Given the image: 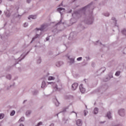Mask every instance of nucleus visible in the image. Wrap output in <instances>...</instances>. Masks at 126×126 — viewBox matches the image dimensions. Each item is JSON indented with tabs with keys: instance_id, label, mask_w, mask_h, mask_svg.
<instances>
[{
	"instance_id": "f257e3e1",
	"label": "nucleus",
	"mask_w": 126,
	"mask_h": 126,
	"mask_svg": "<svg viewBox=\"0 0 126 126\" xmlns=\"http://www.w3.org/2000/svg\"><path fill=\"white\" fill-rule=\"evenodd\" d=\"M93 3V2H92L87 6L83 7L78 10L74 11V13L72 14L73 18L70 20L71 23H72V24L75 23L78 18L81 17L82 15H85V11H86V10H88V11H90L92 13L94 9Z\"/></svg>"
},
{
	"instance_id": "f03ea898",
	"label": "nucleus",
	"mask_w": 126,
	"mask_h": 126,
	"mask_svg": "<svg viewBox=\"0 0 126 126\" xmlns=\"http://www.w3.org/2000/svg\"><path fill=\"white\" fill-rule=\"evenodd\" d=\"M94 22V17L92 16V13H91L90 15L86 17L85 19V23L88 25H91L93 24Z\"/></svg>"
},
{
	"instance_id": "7ed1b4c3",
	"label": "nucleus",
	"mask_w": 126,
	"mask_h": 126,
	"mask_svg": "<svg viewBox=\"0 0 126 126\" xmlns=\"http://www.w3.org/2000/svg\"><path fill=\"white\" fill-rule=\"evenodd\" d=\"M28 54H29V51H28L26 54V55H23V54H22L21 55V57H23L22 58H18V60H17V61H16V63L15 64H14V65H16V64H17V63H18V62H21V61H22V60H23L24 59H25V57H26V56H27L28 55Z\"/></svg>"
},
{
	"instance_id": "20e7f679",
	"label": "nucleus",
	"mask_w": 126,
	"mask_h": 126,
	"mask_svg": "<svg viewBox=\"0 0 126 126\" xmlns=\"http://www.w3.org/2000/svg\"><path fill=\"white\" fill-rule=\"evenodd\" d=\"M47 26L46 24H43L41 25L40 28H36V30H37V31H41V32H43L46 28H47Z\"/></svg>"
},
{
	"instance_id": "39448f33",
	"label": "nucleus",
	"mask_w": 126,
	"mask_h": 126,
	"mask_svg": "<svg viewBox=\"0 0 126 126\" xmlns=\"http://www.w3.org/2000/svg\"><path fill=\"white\" fill-rule=\"evenodd\" d=\"M48 84H52L54 89H55L56 91L60 90L61 89H59L58 88V85H57L55 83L48 82Z\"/></svg>"
},
{
	"instance_id": "423d86ee",
	"label": "nucleus",
	"mask_w": 126,
	"mask_h": 126,
	"mask_svg": "<svg viewBox=\"0 0 126 126\" xmlns=\"http://www.w3.org/2000/svg\"><path fill=\"white\" fill-rule=\"evenodd\" d=\"M118 114L121 117H125V109H121L118 111Z\"/></svg>"
},
{
	"instance_id": "0eeeda50",
	"label": "nucleus",
	"mask_w": 126,
	"mask_h": 126,
	"mask_svg": "<svg viewBox=\"0 0 126 126\" xmlns=\"http://www.w3.org/2000/svg\"><path fill=\"white\" fill-rule=\"evenodd\" d=\"M77 87H78V84L77 83H74L71 86L72 90H76Z\"/></svg>"
},
{
	"instance_id": "6e6552de",
	"label": "nucleus",
	"mask_w": 126,
	"mask_h": 126,
	"mask_svg": "<svg viewBox=\"0 0 126 126\" xmlns=\"http://www.w3.org/2000/svg\"><path fill=\"white\" fill-rule=\"evenodd\" d=\"M57 10L58 11H59V12H60V13L62 15L63 14V12H64V10H65V9L63 7H59L57 9Z\"/></svg>"
},
{
	"instance_id": "1a4fd4ad",
	"label": "nucleus",
	"mask_w": 126,
	"mask_h": 126,
	"mask_svg": "<svg viewBox=\"0 0 126 126\" xmlns=\"http://www.w3.org/2000/svg\"><path fill=\"white\" fill-rule=\"evenodd\" d=\"M79 89L81 93H84L85 92V88H83V85L81 84L79 86Z\"/></svg>"
},
{
	"instance_id": "9d476101",
	"label": "nucleus",
	"mask_w": 126,
	"mask_h": 126,
	"mask_svg": "<svg viewBox=\"0 0 126 126\" xmlns=\"http://www.w3.org/2000/svg\"><path fill=\"white\" fill-rule=\"evenodd\" d=\"M40 37V34H36L35 36L33 37H32V41L30 42V44H32L34 41H35V39H37V38H39Z\"/></svg>"
},
{
	"instance_id": "9b49d317",
	"label": "nucleus",
	"mask_w": 126,
	"mask_h": 126,
	"mask_svg": "<svg viewBox=\"0 0 126 126\" xmlns=\"http://www.w3.org/2000/svg\"><path fill=\"white\" fill-rule=\"evenodd\" d=\"M106 117L108 118L109 120H111V119H112V113H111V111H108L107 113Z\"/></svg>"
},
{
	"instance_id": "f8f14e48",
	"label": "nucleus",
	"mask_w": 126,
	"mask_h": 126,
	"mask_svg": "<svg viewBox=\"0 0 126 126\" xmlns=\"http://www.w3.org/2000/svg\"><path fill=\"white\" fill-rule=\"evenodd\" d=\"M76 125L78 126H82V121L80 119H78L77 121H76Z\"/></svg>"
},
{
	"instance_id": "ddd939ff",
	"label": "nucleus",
	"mask_w": 126,
	"mask_h": 126,
	"mask_svg": "<svg viewBox=\"0 0 126 126\" xmlns=\"http://www.w3.org/2000/svg\"><path fill=\"white\" fill-rule=\"evenodd\" d=\"M63 61H60V62H58L56 65V66H57L58 67H60V66L63 65Z\"/></svg>"
},
{
	"instance_id": "4468645a",
	"label": "nucleus",
	"mask_w": 126,
	"mask_h": 126,
	"mask_svg": "<svg viewBox=\"0 0 126 126\" xmlns=\"http://www.w3.org/2000/svg\"><path fill=\"white\" fill-rule=\"evenodd\" d=\"M37 18V15H30L28 17V19H36Z\"/></svg>"
},
{
	"instance_id": "2eb2a0df",
	"label": "nucleus",
	"mask_w": 126,
	"mask_h": 126,
	"mask_svg": "<svg viewBox=\"0 0 126 126\" xmlns=\"http://www.w3.org/2000/svg\"><path fill=\"white\" fill-rule=\"evenodd\" d=\"M98 111H99V109H98V108L97 107L94 108V115H97V114H98Z\"/></svg>"
},
{
	"instance_id": "dca6fc26",
	"label": "nucleus",
	"mask_w": 126,
	"mask_h": 126,
	"mask_svg": "<svg viewBox=\"0 0 126 126\" xmlns=\"http://www.w3.org/2000/svg\"><path fill=\"white\" fill-rule=\"evenodd\" d=\"M70 38H71L72 40H73L75 37V34L73 32H71L70 34Z\"/></svg>"
},
{
	"instance_id": "f3484780",
	"label": "nucleus",
	"mask_w": 126,
	"mask_h": 126,
	"mask_svg": "<svg viewBox=\"0 0 126 126\" xmlns=\"http://www.w3.org/2000/svg\"><path fill=\"white\" fill-rule=\"evenodd\" d=\"M32 93L33 95H38L39 91H38L37 90H34L32 92Z\"/></svg>"
},
{
	"instance_id": "a211bd4d",
	"label": "nucleus",
	"mask_w": 126,
	"mask_h": 126,
	"mask_svg": "<svg viewBox=\"0 0 126 126\" xmlns=\"http://www.w3.org/2000/svg\"><path fill=\"white\" fill-rule=\"evenodd\" d=\"M105 70H106V67H102L99 70V71H101V73H103V72H105Z\"/></svg>"
},
{
	"instance_id": "6ab92c4d",
	"label": "nucleus",
	"mask_w": 126,
	"mask_h": 126,
	"mask_svg": "<svg viewBox=\"0 0 126 126\" xmlns=\"http://www.w3.org/2000/svg\"><path fill=\"white\" fill-rule=\"evenodd\" d=\"M31 113H32V111L29 110H27L26 112V116H30L31 115Z\"/></svg>"
},
{
	"instance_id": "aec40b11",
	"label": "nucleus",
	"mask_w": 126,
	"mask_h": 126,
	"mask_svg": "<svg viewBox=\"0 0 126 126\" xmlns=\"http://www.w3.org/2000/svg\"><path fill=\"white\" fill-rule=\"evenodd\" d=\"M68 59H69L70 61V63H74V59L69 58V57H68Z\"/></svg>"
},
{
	"instance_id": "412c9836",
	"label": "nucleus",
	"mask_w": 126,
	"mask_h": 126,
	"mask_svg": "<svg viewBox=\"0 0 126 126\" xmlns=\"http://www.w3.org/2000/svg\"><path fill=\"white\" fill-rule=\"evenodd\" d=\"M102 89L103 91L107 90L108 89V86H107V85L103 86Z\"/></svg>"
},
{
	"instance_id": "4be33fe9",
	"label": "nucleus",
	"mask_w": 126,
	"mask_h": 126,
	"mask_svg": "<svg viewBox=\"0 0 126 126\" xmlns=\"http://www.w3.org/2000/svg\"><path fill=\"white\" fill-rule=\"evenodd\" d=\"M55 106H56V107H59V106H60V102L57 98H56Z\"/></svg>"
},
{
	"instance_id": "5701e85b",
	"label": "nucleus",
	"mask_w": 126,
	"mask_h": 126,
	"mask_svg": "<svg viewBox=\"0 0 126 126\" xmlns=\"http://www.w3.org/2000/svg\"><path fill=\"white\" fill-rule=\"evenodd\" d=\"M45 86H46V82H44V81H43L41 84V88H44Z\"/></svg>"
},
{
	"instance_id": "b1692460",
	"label": "nucleus",
	"mask_w": 126,
	"mask_h": 126,
	"mask_svg": "<svg viewBox=\"0 0 126 126\" xmlns=\"http://www.w3.org/2000/svg\"><path fill=\"white\" fill-rule=\"evenodd\" d=\"M14 115H15V110H12L10 113V116L11 117L13 116Z\"/></svg>"
},
{
	"instance_id": "393cba45",
	"label": "nucleus",
	"mask_w": 126,
	"mask_h": 126,
	"mask_svg": "<svg viewBox=\"0 0 126 126\" xmlns=\"http://www.w3.org/2000/svg\"><path fill=\"white\" fill-rule=\"evenodd\" d=\"M110 79H111L109 77H107L103 79V81H104V82H107V81H108V80H110Z\"/></svg>"
},
{
	"instance_id": "a878e982",
	"label": "nucleus",
	"mask_w": 126,
	"mask_h": 126,
	"mask_svg": "<svg viewBox=\"0 0 126 126\" xmlns=\"http://www.w3.org/2000/svg\"><path fill=\"white\" fill-rule=\"evenodd\" d=\"M120 74H121V71H117L115 73V76H120Z\"/></svg>"
},
{
	"instance_id": "bb28decb",
	"label": "nucleus",
	"mask_w": 126,
	"mask_h": 126,
	"mask_svg": "<svg viewBox=\"0 0 126 126\" xmlns=\"http://www.w3.org/2000/svg\"><path fill=\"white\" fill-rule=\"evenodd\" d=\"M6 78H7V79H9V80H10V79H11V75L10 74L7 75L6 76Z\"/></svg>"
},
{
	"instance_id": "cd10ccee",
	"label": "nucleus",
	"mask_w": 126,
	"mask_h": 126,
	"mask_svg": "<svg viewBox=\"0 0 126 126\" xmlns=\"http://www.w3.org/2000/svg\"><path fill=\"white\" fill-rule=\"evenodd\" d=\"M103 15L104 16H106V17H108L110 16V13H109V12L104 13L103 14Z\"/></svg>"
},
{
	"instance_id": "c85d7f7f",
	"label": "nucleus",
	"mask_w": 126,
	"mask_h": 126,
	"mask_svg": "<svg viewBox=\"0 0 126 126\" xmlns=\"http://www.w3.org/2000/svg\"><path fill=\"white\" fill-rule=\"evenodd\" d=\"M111 19H112V20L114 21V23H115V24L116 25V24H117V19H116V18L113 17Z\"/></svg>"
},
{
	"instance_id": "c756f323",
	"label": "nucleus",
	"mask_w": 126,
	"mask_h": 126,
	"mask_svg": "<svg viewBox=\"0 0 126 126\" xmlns=\"http://www.w3.org/2000/svg\"><path fill=\"white\" fill-rule=\"evenodd\" d=\"M108 77L111 79V78H113V73L110 72L108 74Z\"/></svg>"
},
{
	"instance_id": "7c9ffc66",
	"label": "nucleus",
	"mask_w": 126,
	"mask_h": 126,
	"mask_svg": "<svg viewBox=\"0 0 126 126\" xmlns=\"http://www.w3.org/2000/svg\"><path fill=\"white\" fill-rule=\"evenodd\" d=\"M54 79H55V77L53 76H49L48 79V80H54Z\"/></svg>"
},
{
	"instance_id": "2f4dec72",
	"label": "nucleus",
	"mask_w": 126,
	"mask_h": 126,
	"mask_svg": "<svg viewBox=\"0 0 126 126\" xmlns=\"http://www.w3.org/2000/svg\"><path fill=\"white\" fill-rule=\"evenodd\" d=\"M3 118H4V114H0V120H2V119H3Z\"/></svg>"
},
{
	"instance_id": "473e14b6",
	"label": "nucleus",
	"mask_w": 126,
	"mask_h": 126,
	"mask_svg": "<svg viewBox=\"0 0 126 126\" xmlns=\"http://www.w3.org/2000/svg\"><path fill=\"white\" fill-rule=\"evenodd\" d=\"M14 84H15V83H13V85H11L10 86L7 87V90H9V89H10V88H11L12 86H14Z\"/></svg>"
},
{
	"instance_id": "72a5a7b5",
	"label": "nucleus",
	"mask_w": 126,
	"mask_h": 126,
	"mask_svg": "<svg viewBox=\"0 0 126 126\" xmlns=\"http://www.w3.org/2000/svg\"><path fill=\"white\" fill-rule=\"evenodd\" d=\"M41 62L42 60L41 59V58L39 57V58L37 61V63H41Z\"/></svg>"
},
{
	"instance_id": "f704fd0d",
	"label": "nucleus",
	"mask_w": 126,
	"mask_h": 126,
	"mask_svg": "<svg viewBox=\"0 0 126 126\" xmlns=\"http://www.w3.org/2000/svg\"><path fill=\"white\" fill-rule=\"evenodd\" d=\"M66 109H67V108H63V110L61 112V113H65V112H66Z\"/></svg>"
},
{
	"instance_id": "c9c22d12",
	"label": "nucleus",
	"mask_w": 126,
	"mask_h": 126,
	"mask_svg": "<svg viewBox=\"0 0 126 126\" xmlns=\"http://www.w3.org/2000/svg\"><path fill=\"white\" fill-rule=\"evenodd\" d=\"M62 24V19L59 22L57 23L56 25L55 26H57L58 25H60V24Z\"/></svg>"
},
{
	"instance_id": "e433bc0d",
	"label": "nucleus",
	"mask_w": 126,
	"mask_h": 126,
	"mask_svg": "<svg viewBox=\"0 0 126 126\" xmlns=\"http://www.w3.org/2000/svg\"><path fill=\"white\" fill-rule=\"evenodd\" d=\"M82 60V57H79L77 59V61H78V62H80V61H81Z\"/></svg>"
},
{
	"instance_id": "4c0bfd02",
	"label": "nucleus",
	"mask_w": 126,
	"mask_h": 126,
	"mask_svg": "<svg viewBox=\"0 0 126 126\" xmlns=\"http://www.w3.org/2000/svg\"><path fill=\"white\" fill-rule=\"evenodd\" d=\"M42 124H43V123H42L41 122H39V123L37 124V125L36 126H42Z\"/></svg>"
},
{
	"instance_id": "58836bf2",
	"label": "nucleus",
	"mask_w": 126,
	"mask_h": 126,
	"mask_svg": "<svg viewBox=\"0 0 126 126\" xmlns=\"http://www.w3.org/2000/svg\"><path fill=\"white\" fill-rule=\"evenodd\" d=\"M50 40V36H48L46 38V40H44V42H46V41H49Z\"/></svg>"
},
{
	"instance_id": "ea45409f",
	"label": "nucleus",
	"mask_w": 126,
	"mask_h": 126,
	"mask_svg": "<svg viewBox=\"0 0 126 126\" xmlns=\"http://www.w3.org/2000/svg\"><path fill=\"white\" fill-rule=\"evenodd\" d=\"M84 81H85V83H86V84H87L88 83V79H85L84 80Z\"/></svg>"
},
{
	"instance_id": "a19ab883",
	"label": "nucleus",
	"mask_w": 126,
	"mask_h": 126,
	"mask_svg": "<svg viewBox=\"0 0 126 126\" xmlns=\"http://www.w3.org/2000/svg\"><path fill=\"white\" fill-rule=\"evenodd\" d=\"M24 27H27V26H28V23H25L24 24Z\"/></svg>"
},
{
	"instance_id": "79ce46f5",
	"label": "nucleus",
	"mask_w": 126,
	"mask_h": 126,
	"mask_svg": "<svg viewBox=\"0 0 126 126\" xmlns=\"http://www.w3.org/2000/svg\"><path fill=\"white\" fill-rule=\"evenodd\" d=\"M63 122H64V124H66V120H65V118H63Z\"/></svg>"
},
{
	"instance_id": "37998d69",
	"label": "nucleus",
	"mask_w": 126,
	"mask_h": 126,
	"mask_svg": "<svg viewBox=\"0 0 126 126\" xmlns=\"http://www.w3.org/2000/svg\"><path fill=\"white\" fill-rule=\"evenodd\" d=\"M24 121V118H21L20 120H19V122H23Z\"/></svg>"
},
{
	"instance_id": "c03bdc74",
	"label": "nucleus",
	"mask_w": 126,
	"mask_h": 126,
	"mask_svg": "<svg viewBox=\"0 0 126 126\" xmlns=\"http://www.w3.org/2000/svg\"><path fill=\"white\" fill-rule=\"evenodd\" d=\"M84 116H87V111H86V110H84Z\"/></svg>"
},
{
	"instance_id": "a18cd8bd",
	"label": "nucleus",
	"mask_w": 126,
	"mask_h": 126,
	"mask_svg": "<svg viewBox=\"0 0 126 126\" xmlns=\"http://www.w3.org/2000/svg\"><path fill=\"white\" fill-rule=\"evenodd\" d=\"M23 15V14H22L21 15L18 14V16H17V17H18L19 18H21V16H22Z\"/></svg>"
},
{
	"instance_id": "49530a36",
	"label": "nucleus",
	"mask_w": 126,
	"mask_h": 126,
	"mask_svg": "<svg viewBox=\"0 0 126 126\" xmlns=\"http://www.w3.org/2000/svg\"><path fill=\"white\" fill-rule=\"evenodd\" d=\"M92 66L93 67H94L95 66V63H92Z\"/></svg>"
},
{
	"instance_id": "de8ad7c7",
	"label": "nucleus",
	"mask_w": 126,
	"mask_h": 126,
	"mask_svg": "<svg viewBox=\"0 0 126 126\" xmlns=\"http://www.w3.org/2000/svg\"><path fill=\"white\" fill-rule=\"evenodd\" d=\"M32 0H27V3H30L31 2Z\"/></svg>"
},
{
	"instance_id": "09e8293b",
	"label": "nucleus",
	"mask_w": 126,
	"mask_h": 126,
	"mask_svg": "<svg viewBox=\"0 0 126 126\" xmlns=\"http://www.w3.org/2000/svg\"><path fill=\"white\" fill-rule=\"evenodd\" d=\"M5 36H6V37H8L9 36V33H7L6 32L5 33Z\"/></svg>"
},
{
	"instance_id": "8fccbe9b",
	"label": "nucleus",
	"mask_w": 126,
	"mask_h": 126,
	"mask_svg": "<svg viewBox=\"0 0 126 126\" xmlns=\"http://www.w3.org/2000/svg\"><path fill=\"white\" fill-rule=\"evenodd\" d=\"M86 59L87 61H90V58H89V57H86Z\"/></svg>"
},
{
	"instance_id": "3c124183",
	"label": "nucleus",
	"mask_w": 126,
	"mask_h": 126,
	"mask_svg": "<svg viewBox=\"0 0 126 126\" xmlns=\"http://www.w3.org/2000/svg\"><path fill=\"white\" fill-rule=\"evenodd\" d=\"M72 10L70 9L68 11V13H71Z\"/></svg>"
},
{
	"instance_id": "603ef678",
	"label": "nucleus",
	"mask_w": 126,
	"mask_h": 126,
	"mask_svg": "<svg viewBox=\"0 0 126 126\" xmlns=\"http://www.w3.org/2000/svg\"><path fill=\"white\" fill-rule=\"evenodd\" d=\"M49 126H55V124L54 123H52Z\"/></svg>"
},
{
	"instance_id": "864d4df0",
	"label": "nucleus",
	"mask_w": 126,
	"mask_h": 126,
	"mask_svg": "<svg viewBox=\"0 0 126 126\" xmlns=\"http://www.w3.org/2000/svg\"><path fill=\"white\" fill-rule=\"evenodd\" d=\"M98 43H99V40H97L95 43H94V45H98Z\"/></svg>"
},
{
	"instance_id": "5fc2aeb1",
	"label": "nucleus",
	"mask_w": 126,
	"mask_h": 126,
	"mask_svg": "<svg viewBox=\"0 0 126 126\" xmlns=\"http://www.w3.org/2000/svg\"><path fill=\"white\" fill-rule=\"evenodd\" d=\"M71 113H75V114H76V117H77V113H76V112H74V111H72V112H71Z\"/></svg>"
},
{
	"instance_id": "6e6d98bb",
	"label": "nucleus",
	"mask_w": 126,
	"mask_h": 126,
	"mask_svg": "<svg viewBox=\"0 0 126 126\" xmlns=\"http://www.w3.org/2000/svg\"><path fill=\"white\" fill-rule=\"evenodd\" d=\"M27 102V99L23 101V104H25V102Z\"/></svg>"
},
{
	"instance_id": "4d7b16f0",
	"label": "nucleus",
	"mask_w": 126,
	"mask_h": 126,
	"mask_svg": "<svg viewBox=\"0 0 126 126\" xmlns=\"http://www.w3.org/2000/svg\"><path fill=\"white\" fill-rule=\"evenodd\" d=\"M7 17H9L10 16V15L9 14L6 15Z\"/></svg>"
},
{
	"instance_id": "13d9d810",
	"label": "nucleus",
	"mask_w": 126,
	"mask_h": 126,
	"mask_svg": "<svg viewBox=\"0 0 126 126\" xmlns=\"http://www.w3.org/2000/svg\"><path fill=\"white\" fill-rule=\"evenodd\" d=\"M19 126H24V125L21 124H20Z\"/></svg>"
},
{
	"instance_id": "bf43d9fd",
	"label": "nucleus",
	"mask_w": 126,
	"mask_h": 126,
	"mask_svg": "<svg viewBox=\"0 0 126 126\" xmlns=\"http://www.w3.org/2000/svg\"><path fill=\"white\" fill-rule=\"evenodd\" d=\"M62 5H63V3H61L59 5V6H62Z\"/></svg>"
},
{
	"instance_id": "052dcab7",
	"label": "nucleus",
	"mask_w": 126,
	"mask_h": 126,
	"mask_svg": "<svg viewBox=\"0 0 126 126\" xmlns=\"http://www.w3.org/2000/svg\"><path fill=\"white\" fill-rule=\"evenodd\" d=\"M2 12L1 10H0V14H1Z\"/></svg>"
},
{
	"instance_id": "680f3d73",
	"label": "nucleus",
	"mask_w": 126,
	"mask_h": 126,
	"mask_svg": "<svg viewBox=\"0 0 126 126\" xmlns=\"http://www.w3.org/2000/svg\"><path fill=\"white\" fill-rule=\"evenodd\" d=\"M2 0H0V4L1 3Z\"/></svg>"
},
{
	"instance_id": "e2e57ef3",
	"label": "nucleus",
	"mask_w": 126,
	"mask_h": 126,
	"mask_svg": "<svg viewBox=\"0 0 126 126\" xmlns=\"http://www.w3.org/2000/svg\"><path fill=\"white\" fill-rule=\"evenodd\" d=\"M57 117H59V114H57Z\"/></svg>"
},
{
	"instance_id": "0e129e2a",
	"label": "nucleus",
	"mask_w": 126,
	"mask_h": 126,
	"mask_svg": "<svg viewBox=\"0 0 126 126\" xmlns=\"http://www.w3.org/2000/svg\"><path fill=\"white\" fill-rule=\"evenodd\" d=\"M100 45H102V42H100Z\"/></svg>"
},
{
	"instance_id": "69168bd1",
	"label": "nucleus",
	"mask_w": 126,
	"mask_h": 126,
	"mask_svg": "<svg viewBox=\"0 0 126 126\" xmlns=\"http://www.w3.org/2000/svg\"><path fill=\"white\" fill-rule=\"evenodd\" d=\"M101 124H104V122H101Z\"/></svg>"
},
{
	"instance_id": "338daca9",
	"label": "nucleus",
	"mask_w": 126,
	"mask_h": 126,
	"mask_svg": "<svg viewBox=\"0 0 126 126\" xmlns=\"http://www.w3.org/2000/svg\"><path fill=\"white\" fill-rule=\"evenodd\" d=\"M53 32H56V31H55V30H53Z\"/></svg>"
},
{
	"instance_id": "774afa93",
	"label": "nucleus",
	"mask_w": 126,
	"mask_h": 126,
	"mask_svg": "<svg viewBox=\"0 0 126 126\" xmlns=\"http://www.w3.org/2000/svg\"><path fill=\"white\" fill-rule=\"evenodd\" d=\"M34 47H37V45H35Z\"/></svg>"
}]
</instances>
